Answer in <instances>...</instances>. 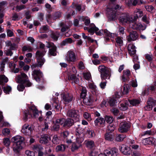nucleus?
Segmentation results:
<instances>
[{"label": "nucleus", "mask_w": 156, "mask_h": 156, "mask_svg": "<svg viewBox=\"0 0 156 156\" xmlns=\"http://www.w3.org/2000/svg\"><path fill=\"white\" fill-rule=\"evenodd\" d=\"M52 143L54 144H57L60 143V140L59 138L57 135H54L52 140Z\"/></svg>", "instance_id": "39"}, {"label": "nucleus", "mask_w": 156, "mask_h": 156, "mask_svg": "<svg viewBox=\"0 0 156 156\" xmlns=\"http://www.w3.org/2000/svg\"><path fill=\"white\" fill-rule=\"evenodd\" d=\"M65 59L69 62H74L77 60L75 52L71 50L68 51L67 53Z\"/></svg>", "instance_id": "8"}, {"label": "nucleus", "mask_w": 156, "mask_h": 156, "mask_svg": "<svg viewBox=\"0 0 156 156\" xmlns=\"http://www.w3.org/2000/svg\"><path fill=\"white\" fill-rule=\"evenodd\" d=\"M33 149L35 152H39L40 151H41L42 150L43 148L40 145H36L34 146Z\"/></svg>", "instance_id": "43"}, {"label": "nucleus", "mask_w": 156, "mask_h": 156, "mask_svg": "<svg viewBox=\"0 0 156 156\" xmlns=\"http://www.w3.org/2000/svg\"><path fill=\"white\" fill-rule=\"evenodd\" d=\"M105 122L104 119L101 117H98L94 121V123L95 126H99L104 124Z\"/></svg>", "instance_id": "27"}, {"label": "nucleus", "mask_w": 156, "mask_h": 156, "mask_svg": "<svg viewBox=\"0 0 156 156\" xmlns=\"http://www.w3.org/2000/svg\"><path fill=\"white\" fill-rule=\"evenodd\" d=\"M12 88L9 86H7L5 87L4 88V91L5 93L9 94V92L11 91Z\"/></svg>", "instance_id": "53"}, {"label": "nucleus", "mask_w": 156, "mask_h": 156, "mask_svg": "<svg viewBox=\"0 0 156 156\" xmlns=\"http://www.w3.org/2000/svg\"><path fill=\"white\" fill-rule=\"evenodd\" d=\"M129 128V126L128 123L126 122H122L120 125L119 131L122 133L127 132Z\"/></svg>", "instance_id": "14"}, {"label": "nucleus", "mask_w": 156, "mask_h": 156, "mask_svg": "<svg viewBox=\"0 0 156 156\" xmlns=\"http://www.w3.org/2000/svg\"><path fill=\"white\" fill-rule=\"evenodd\" d=\"M6 45L7 46H11V49L12 50H13L14 49L15 47L16 46V44H13L12 45L11 44V42L9 41H8L6 42Z\"/></svg>", "instance_id": "58"}, {"label": "nucleus", "mask_w": 156, "mask_h": 156, "mask_svg": "<svg viewBox=\"0 0 156 156\" xmlns=\"http://www.w3.org/2000/svg\"><path fill=\"white\" fill-rule=\"evenodd\" d=\"M39 112L35 106H32L28 110L25 111L24 112V119L27 121L28 119L32 117V113L35 117H37L38 116Z\"/></svg>", "instance_id": "2"}, {"label": "nucleus", "mask_w": 156, "mask_h": 156, "mask_svg": "<svg viewBox=\"0 0 156 156\" xmlns=\"http://www.w3.org/2000/svg\"><path fill=\"white\" fill-rule=\"evenodd\" d=\"M65 119L63 118L58 119L56 120L55 122L57 124H59L61 125H64Z\"/></svg>", "instance_id": "54"}, {"label": "nucleus", "mask_w": 156, "mask_h": 156, "mask_svg": "<svg viewBox=\"0 0 156 156\" xmlns=\"http://www.w3.org/2000/svg\"><path fill=\"white\" fill-rule=\"evenodd\" d=\"M131 76V73L129 69H126L123 71V74L122 76V80L124 82L126 81L129 80V79Z\"/></svg>", "instance_id": "16"}, {"label": "nucleus", "mask_w": 156, "mask_h": 156, "mask_svg": "<svg viewBox=\"0 0 156 156\" xmlns=\"http://www.w3.org/2000/svg\"><path fill=\"white\" fill-rule=\"evenodd\" d=\"M69 80H73L75 83H77L78 82V79L74 74L71 75L69 77Z\"/></svg>", "instance_id": "41"}, {"label": "nucleus", "mask_w": 156, "mask_h": 156, "mask_svg": "<svg viewBox=\"0 0 156 156\" xmlns=\"http://www.w3.org/2000/svg\"><path fill=\"white\" fill-rule=\"evenodd\" d=\"M119 20L120 22L122 23H127L130 20L129 18L125 14L121 15Z\"/></svg>", "instance_id": "24"}, {"label": "nucleus", "mask_w": 156, "mask_h": 156, "mask_svg": "<svg viewBox=\"0 0 156 156\" xmlns=\"http://www.w3.org/2000/svg\"><path fill=\"white\" fill-rule=\"evenodd\" d=\"M87 135L88 136L89 138H92L95 136V134L94 131L90 129L88 130L87 131Z\"/></svg>", "instance_id": "46"}, {"label": "nucleus", "mask_w": 156, "mask_h": 156, "mask_svg": "<svg viewBox=\"0 0 156 156\" xmlns=\"http://www.w3.org/2000/svg\"><path fill=\"white\" fill-rule=\"evenodd\" d=\"M119 5H116L114 8H112L109 12L107 13V17L109 21H115L117 19L116 11L115 10L119 9Z\"/></svg>", "instance_id": "6"}, {"label": "nucleus", "mask_w": 156, "mask_h": 156, "mask_svg": "<svg viewBox=\"0 0 156 156\" xmlns=\"http://www.w3.org/2000/svg\"><path fill=\"white\" fill-rule=\"evenodd\" d=\"M48 26L47 25L45 26H42L40 29V32L41 33H45L48 30Z\"/></svg>", "instance_id": "55"}, {"label": "nucleus", "mask_w": 156, "mask_h": 156, "mask_svg": "<svg viewBox=\"0 0 156 156\" xmlns=\"http://www.w3.org/2000/svg\"><path fill=\"white\" fill-rule=\"evenodd\" d=\"M98 69L100 73L101 77L102 80L110 79L111 75L110 69L106 67L104 65H101L98 66Z\"/></svg>", "instance_id": "1"}, {"label": "nucleus", "mask_w": 156, "mask_h": 156, "mask_svg": "<svg viewBox=\"0 0 156 156\" xmlns=\"http://www.w3.org/2000/svg\"><path fill=\"white\" fill-rule=\"evenodd\" d=\"M84 117L88 121H90L92 119L91 118L90 114L87 112L84 113L83 114Z\"/></svg>", "instance_id": "50"}, {"label": "nucleus", "mask_w": 156, "mask_h": 156, "mask_svg": "<svg viewBox=\"0 0 156 156\" xmlns=\"http://www.w3.org/2000/svg\"><path fill=\"white\" fill-rule=\"evenodd\" d=\"M2 133L5 135H7L10 133V130L7 128L4 129L2 131Z\"/></svg>", "instance_id": "59"}, {"label": "nucleus", "mask_w": 156, "mask_h": 156, "mask_svg": "<svg viewBox=\"0 0 156 156\" xmlns=\"http://www.w3.org/2000/svg\"><path fill=\"white\" fill-rule=\"evenodd\" d=\"M3 143L6 146L8 147L9 146L10 144V141L9 139L5 138L3 139Z\"/></svg>", "instance_id": "56"}, {"label": "nucleus", "mask_w": 156, "mask_h": 156, "mask_svg": "<svg viewBox=\"0 0 156 156\" xmlns=\"http://www.w3.org/2000/svg\"><path fill=\"white\" fill-rule=\"evenodd\" d=\"M32 131L31 126L27 124H25L22 126L21 131L25 135H30Z\"/></svg>", "instance_id": "13"}, {"label": "nucleus", "mask_w": 156, "mask_h": 156, "mask_svg": "<svg viewBox=\"0 0 156 156\" xmlns=\"http://www.w3.org/2000/svg\"><path fill=\"white\" fill-rule=\"evenodd\" d=\"M16 79L17 82L23 84L26 87H29L32 85L31 83L29 80L27 75L23 73H21L20 75H18Z\"/></svg>", "instance_id": "3"}, {"label": "nucleus", "mask_w": 156, "mask_h": 156, "mask_svg": "<svg viewBox=\"0 0 156 156\" xmlns=\"http://www.w3.org/2000/svg\"><path fill=\"white\" fill-rule=\"evenodd\" d=\"M114 136L112 134L106 133L105 135V139L109 141H112L114 139Z\"/></svg>", "instance_id": "37"}, {"label": "nucleus", "mask_w": 156, "mask_h": 156, "mask_svg": "<svg viewBox=\"0 0 156 156\" xmlns=\"http://www.w3.org/2000/svg\"><path fill=\"white\" fill-rule=\"evenodd\" d=\"M73 119H67L66 120L65 119V121L63 126L66 127H70L73 124Z\"/></svg>", "instance_id": "29"}, {"label": "nucleus", "mask_w": 156, "mask_h": 156, "mask_svg": "<svg viewBox=\"0 0 156 156\" xmlns=\"http://www.w3.org/2000/svg\"><path fill=\"white\" fill-rule=\"evenodd\" d=\"M88 88L90 89L91 91L94 94H97L98 93L96 86L94 84V83L92 82H90L88 83Z\"/></svg>", "instance_id": "25"}, {"label": "nucleus", "mask_w": 156, "mask_h": 156, "mask_svg": "<svg viewBox=\"0 0 156 156\" xmlns=\"http://www.w3.org/2000/svg\"><path fill=\"white\" fill-rule=\"evenodd\" d=\"M62 97L63 101L66 103H69L71 101L73 98V95L69 93H66L63 94Z\"/></svg>", "instance_id": "19"}, {"label": "nucleus", "mask_w": 156, "mask_h": 156, "mask_svg": "<svg viewBox=\"0 0 156 156\" xmlns=\"http://www.w3.org/2000/svg\"><path fill=\"white\" fill-rule=\"evenodd\" d=\"M115 129L114 126L111 124L109 125L108 126V129L110 132L113 131Z\"/></svg>", "instance_id": "63"}, {"label": "nucleus", "mask_w": 156, "mask_h": 156, "mask_svg": "<svg viewBox=\"0 0 156 156\" xmlns=\"http://www.w3.org/2000/svg\"><path fill=\"white\" fill-rule=\"evenodd\" d=\"M67 115L69 117L73 119L75 121H78L79 120L80 115L78 112L74 109L69 110L67 113Z\"/></svg>", "instance_id": "10"}, {"label": "nucleus", "mask_w": 156, "mask_h": 156, "mask_svg": "<svg viewBox=\"0 0 156 156\" xmlns=\"http://www.w3.org/2000/svg\"><path fill=\"white\" fill-rule=\"evenodd\" d=\"M142 143L144 144H156V139L152 137H149L142 140Z\"/></svg>", "instance_id": "18"}, {"label": "nucleus", "mask_w": 156, "mask_h": 156, "mask_svg": "<svg viewBox=\"0 0 156 156\" xmlns=\"http://www.w3.org/2000/svg\"><path fill=\"white\" fill-rule=\"evenodd\" d=\"M61 12L59 11H57L54 13L52 15V19L54 20H55L61 17Z\"/></svg>", "instance_id": "38"}, {"label": "nucleus", "mask_w": 156, "mask_h": 156, "mask_svg": "<svg viewBox=\"0 0 156 156\" xmlns=\"http://www.w3.org/2000/svg\"><path fill=\"white\" fill-rule=\"evenodd\" d=\"M69 133L68 131H65L62 133L61 135L64 138H66L69 136Z\"/></svg>", "instance_id": "64"}, {"label": "nucleus", "mask_w": 156, "mask_h": 156, "mask_svg": "<svg viewBox=\"0 0 156 156\" xmlns=\"http://www.w3.org/2000/svg\"><path fill=\"white\" fill-rule=\"evenodd\" d=\"M52 101L53 102L52 104V106L54 107L56 109L58 110L59 108L58 101H55V99H53L52 100Z\"/></svg>", "instance_id": "40"}, {"label": "nucleus", "mask_w": 156, "mask_h": 156, "mask_svg": "<svg viewBox=\"0 0 156 156\" xmlns=\"http://www.w3.org/2000/svg\"><path fill=\"white\" fill-rule=\"evenodd\" d=\"M116 100L114 98V97L111 98L108 101L110 105L111 106H115Z\"/></svg>", "instance_id": "47"}, {"label": "nucleus", "mask_w": 156, "mask_h": 156, "mask_svg": "<svg viewBox=\"0 0 156 156\" xmlns=\"http://www.w3.org/2000/svg\"><path fill=\"white\" fill-rule=\"evenodd\" d=\"M129 87L127 84H125L123 85L122 88V90L123 94H127L129 92Z\"/></svg>", "instance_id": "33"}, {"label": "nucleus", "mask_w": 156, "mask_h": 156, "mask_svg": "<svg viewBox=\"0 0 156 156\" xmlns=\"http://www.w3.org/2000/svg\"><path fill=\"white\" fill-rule=\"evenodd\" d=\"M126 137V136L124 135L119 134L117 136L116 140L118 142H121Z\"/></svg>", "instance_id": "45"}, {"label": "nucleus", "mask_w": 156, "mask_h": 156, "mask_svg": "<svg viewBox=\"0 0 156 156\" xmlns=\"http://www.w3.org/2000/svg\"><path fill=\"white\" fill-rule=\"evenodd\" d=\"M120 108L122 110H125L128 109V107L126 104H121Z\"/></svg>", "instance_id": "62"}, {"label": "nucleus", "mask_w": 156, "mask_h": 156, "mask_svg": "<svg viewBox=\"0 0 156 156\" xmlns=\"http://www.w3.org/2000/svg\"><path fill=\"white\" fill-rule=\"evenodd\" d=\"M60 36V33L58 32H52L51 34V37L53 39H58Z\"/></svg>", "instance_id": "35"}, {"label": "nucleus", "mask_w": 156, "mask_h": 156, "mask_svg": "<svg viewBox=\"0 0 156 156\" xmlns=\"http://www.w3.org/2000/svg\"><path fill=\"white\" fill-rule=\"evenodd\" d=\"M94 100V99L93 96L90 95L88 97L84 98L83 99V101L86 105H90L92 104Z\"/></svg>", "instance_id": "22"}, {"label": "nucleus", "mask_w": 156, "mask_h": 156, "mask_svg": "<svg viewBox=\"0 0 156 156\" xmlns=\"http://www.w3.org/2000/svg\"><path fill=\"white\" fill-rule=\"evenodd\" d=\"M105 119L108 123L111 124L113 122L114 119L112 116H107L105 117Z\"/></svg>", "instance_id": "48"}, {"label": "nucleus", "mask_w": 156, "mask_h": 156, "mask_svg": "<svg viewBox=\"0 0 156 156\" xmlns=\"http://www.w3.org/2000/svg\"><path fill=\"white\" fill-rule=\"evenodd\" d=\"M145 58L149 61H151L153 59V57L151 54H147L145 55Z\"/></svg>", "instance_id": "57"}, {"label": "nucleus", "mask_w": 156, "mask_h": 156, "mask_svg": "<svg viewBox=\"0 0 156 156\" xmlns=\"http://www.w3.org/2000/svg\"><path fill=\"white\" fill-rule=\"evenodd\" d=\"M84 130V129L81 127L80 126H79L76 129V137H77V135H78L80 137L82 135V137H83V132Z\"/></svg>", "instance_id": "32"}, {"label": "nucleus", "mask_w": 156, "mask_h": 156, "mask_svg": "<svg viewBox=\"0 0 156 156\" xmlns=\"http://www.w3.org/2000/svg\"><path fill=\"white\" fill-rule=\"evenodd\" d=\"M86 144L87 147L90 148H91L94 146V142L92 140L87 141Z\"/></svg>", "instance_id": "42"}, {"label": "nucleus", "mask_w": 156, "mask_h": 156, "mask_svg": "<svg viewBox=\"0 0 156 156\" xmlns=\"http://www.w3.org/2000/svg\"><path fill=\"white\" fill-rule=\"evenodd\" d=\"M45 51H44L39 50L37 51L36 53V57L37 58L38 65L41 66L44 63L45 60L43 57Z\"/></svg>", "instance_id": "7"}, {"label": "nucleus", "mask_w": 156, "mask_h": 156, "mask_svg": "<svg viewBox=\"0 0 156 156\" xmlns=\"http://www.w3.org/2000/svg\"><path fill=\"white\" fill-rule=\"evenodd\" d=\"M12 140L14 143L23 144L24 138L20 135H17L12 138Z\"/></svg>", "instance_id": "21"}, {"label": "nucleus", "mask_w": 156, "mask_h": 156, "mask_svg": "<svg viewBox=\"0 0 156 156\" xmlns=\"http://www.w3.org/2000/svg\"><path fill=\"white\" fill-rule=\"evenodd\" d=\"M22 50L23 51L29 52L31 51L32 48L30 46H25L23 48Z\"/></svg>", "instance_id": "49"}, {"label": "nucleus", "mask_w": 156, "mask_h": 156, "mask_svg": "<svg viewBox=\"0 0 156 156\" xmlns=\"http://www.w3.org/2000/svg\"><path fill=\"white\" fill-rule=\"evenodd\" d=\"M32 75L37 82H39L43 76L42 73L40 70H34L33 72Z\"/></svg>", "instance_id": "15"}, {"label": "nucleus", "mask_w": 156, "mask_h": 156, "mask_svg": "<svg viewBox=\"0 0 156 156\" xmlns=\"http://www.w3.org/2000/svg\"><path fill=\"white\" fill-rule=\"evenodd\" d=\"M128 48L129 53L131 56L135 54L136 51L134 45L132 44H129L128 46Z\"/></svg>", "instance_id": "26"}, {"label": "nucleus", "mask_w": 156, "mask_h": 156, "mask_svg": "<svg viewBox=\"0 0 156 156\" xmlns=\"http://www.w3.org/2000/svg\"><path fill=\"white\" fill-rule=\"evenodd\" d=\"M143 15V13L142 11L139 10L136 13H134L133 17V19L132 24L131 25V27L134 29L136 30H142L143 26L141 23H135L137 19L139 17H141Z\"/></svg>", "instance_id": "4"}, {"label": "nucleus", "mask_w": 156, "mask_h": 156, "mask_svg": "<svg viewBox=\"0 0 156 156\" xmlns=\"http://www.w3.org/2000/svg\"><path fill=\"white\" fill-rule=\"evenodd\" d=\"M50 140V138L48 135H44L41 136L40 142L42 144H46L48 143Z\"/></svg>", "instance_id": "28"}, {"label": "nucleus", "mask_w": 156, "mask_h": 156, "mask_svg": "<svg viewBox=\"0 0 156 156\" xmlns=\"http://www.w3.org/2000/svg\"><path fill=\"white\" fill-rule=\"evenodd\" d=\"M93 24L94 25V27H92L90 28L88 31V32L91 35H93L95 31H98L99 30V29L96 27L94 24L93 23Z\"/></svg>", "instance_id": "30"}, {"label": "nucleus", "mask_w": 156, "mask_h": 156, "mask_svg": "<svg viewBox=\"0 0 156 156\" xmlns=\"http://www.w3.org/2000/svg\"><path fill=\"white\" fill-rule=\"evenodd\" d=\"M66 146L63 144L58 145L55 148L56 151V152L64 151L66 149Z\"/></svg>", "instance_id": "34"}, {"label": "nucleus", "mask_w": 156, "mask_h": 156, "mask_svg": "<svg viewBox=\"0 0 156 156\" xmlns=\"http://www.w3.org/2000/svg\"><path fill=\"white\" fill-rule=\"evenodd\" d=\"M147 104L145 107V109L147 111L151 110L152 109L153 106H156V101L153 100L148 101Z\"/></svg>", "instance_id": "23"}, {"label": "nucleus", "mask_w": 156, "mask_h": 156, "mask_svg": "<svg viewBox=\"0 0 156 156\" xmlns=\"http://www.w3.org/2000/svg\"><path fill=\"white\" fill-rule=\"evenodd\" d=\"M87 90L86 88L83 87L81 94L80 97L81 98H84L87 94Z\"/></svg>", "instance_id": "51"}, {"label": "nucleus", "mask_w": 156, "mask_h": 156, "mask_svg": "<svg viewBox=\"0 0 156 156\" xmlns=\"http://www.w3.org/2000/svg\"><path fill=\"white\" fill-rule=\"evenodd\" d=\"M129 101L130 104L133 106H136L138 105L140 103L139 100L136 99H133L131 100H129Z\"/></svg>", "instance_id": "44"}, {"label": "nucleus", "mask_w": 156, "mask_h": 156, "mask_svg": "<svg viewBox=\"0 0 156 156\" xmlns=\"http://www.w3.org/2000/svg\"><path fill=\"white\" fill-rule=\"evenodd\" d=\"M95 33L97 35L99 36L103 35L104 36L105 35L108 37L107 38H105V39H109V37L113 38H115V39H121L120 37H117V34L111 33L107 29L105 30H101L98 32V31H95Z\"/></svg>", "instance_id": "5"}, {"label": "nucleus", "mask_w": 156, "mask_h": 156, "mask_svg": "<svg viewBox=\"0 0 156 156\" xmlns=\"http://www.w3.org/2000/svg\"><path fill=\"white\" fill-rule=\"evenodd\" d=\"M77 137L76 138V142L77 144L74 143H73L71 147V150L73 151L78 149L81 146V143L84 140L83 138L82 137V136L80 137L77 135Z\"/></svg>", "instance_id": "9"}, {"label": "nucleus", "mask_w": 156, "mask_h": 156, "mask_svg": "<svg viewBox=\"0 0 156 156\" xmlns=\"http://www.w3.org/2000/svg\"><path fill=\"white\" fill-rule=\"evenodd\" d=\"M119 150L123 154L126 155H129L132 153V151L130 147L125 145H123L119 147Z\"/></svg>", "instance_id": "11"}, {"label": "nucleus", "mask_w": 156, "mask_h": 156, "mask_svg": "<svg viewBox=\"0 0 156 156\" xmlns=\"http://www.w3.org/2000/svg\"><path fill=\"white\" fill-rule=\"evenodd\" d=\"M73 42H74V41H73V40H64L61 44L62 45H65L66 44L71 43Z\"/></svg>", "instance_id": "52"}, {"label": "nucleus", "mask_w": 156, "mask_h": 156, "mask_svg": "<svg viewBox=\"0 0 156 156\" xmlns=\"http://www.w3.org/2000/svg\"><path fill=\"white\" fill-rule=\"evenodd\" d=\"M8 81V78L5 75H0V84H2L4 83H6Z\"/></svg>", "instance_id": "36"}, {"label": "nucleus", "mask_w": 156, "mask_h": 156, "mask_svg": "<svg viewBox=\"0 0 156 156\" xmlns=\"http://www.w3.org/2000/svg\"><path fill=\"white\" fill-rule=\"evenodd\" d=\"M23 144L14 143L12 146V148L14 152L16 153L19 154L20 150L23 148Z\"/></svg>", "instance_id": "20"}, {"label": "nucleus", "mask_w": 156, "mask_h": 156, "mask_svg": "<svg viewBox=\"0 0 156 156\" xmlns=\"http://www.w3.org/2000/svg\"><path fill=\"white\" fill-rule=\"evenodd\" d=\"M117 151V149L115 148L108 149L104 151L103 154L105 156H116Z\"/></svg>", "instance_id": "12"}, {"label": "nucleus", "mask_w": 156, "mask_h": 156, "mask_svg": "<svg viewBox=\"0 0 156 156\" xmlns=\"http://www.w3.org/2000/svg\"><path fill=\"white\" fill-rule=\"evenodd\" d=\"M129 36V38L127 39H137L138 34L136 31H132L130 32Z\"/></svg>", "instance_id": "31"}, {"label": "nucleus", "mask_w": 156, "mask_h": 156, "mask_svg": "<svg viewBox=\"0 0 156 156\" xmlns=\"http://www.w3.org/2000/svg\"><path fill=\"white\" fill-rule=\"evenodd\" d=\"M47 47L48 48H51L49 51L50 55L53 56H55L56 55V47L53 43L48 42L47 45Z\"/></svg>", "instance_id": "17"}, {"label": "nucleus", "mask_w": 156, "mask_h": 156, "mask_svg": "<svg viewBox=\"0 0 156 156\" xmlns=\"http://www.w3.org/2000/svg\"><path fill=\"white\" fill-rule=\"evenodd\" d=\"M25 154L27 156H35L34 153L29 150H26Z\"/></svg>", "instance_id": "60"}, {"label": "nucleus", "mask_w": 156, "mask_h": 156, "mask_svg": "<svg viewBox=\"0 0 156 156\" xmlns=\"http://www.w3.org/2000/svg\"><path fill=\"white\" fill-rule=\"evenodd\" d=\"M23 84H19L18 85L17 88L18 90L19 91H23L24 89V86L23 85Z\"/></svg>", "instance_id": "61"}]
</instances>
